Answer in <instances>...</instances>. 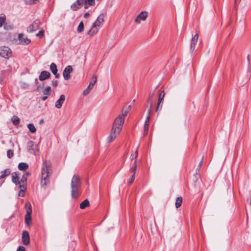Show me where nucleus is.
<instances>
[{
  "mask_svg": "<svg viewBox=\"0 0 251 251\" xmlns=\"http://www.w3.org/2000/svg\"><path fill=\"white\" fill-rule=\"evenodd\" d=\"M125 122V119H123L118 116L115 120L110 133L108 136V142H112L120 133L122 126Z\"/></svg>",
  "mask_w": 251,
  "mask_h": 251,
  "instance_id": "1",
  "label": "nucleus"
},
{
  "mask_svg": "<svg viewBox=\"0 0 251 251\" xmlns=\"http://www.w3.org/2000/svg\"><path fill=\"white\" fill-rule=\"evenodd\" d=\"M51 174L50 164L49 162L45 161L43 163L41 171V185L42 187L46 188L50 183V177Z\"/></svg>",
  "mask_w": 251,
  "mask_h": 251,
  "instance_id": "2",
  "label": "nucleus"
},
{
  "mask_svg": "<svg viewBox=\"0 0 251 251\" xmlns=\"http://www.w3.org/2000/svg\"><path fill=\"white\" fill-rule=\"evenodd\" d=\"M81 183L78 175H75L71 180V196L73 199H77L80 194L79 189Z\"/></svg>",
  "mask_w": 251,
  "mask_h": 251,
  "instance_id": "3",
  "label": "nucleus"
},
{
  "mask_svg": "<svg viewBox=\"0 0 251 251\" xmlns=\"http://www.w3.org/2000/svg\"><path fill=\"white\" fill-rule=\"evenodd\" d=\"M104 15L103 14H100L98 17L96 22L93 24L91 28L88 31L87 34L90 35H93L98 32V29L97 27H101L104 22Z\"/></svg>",
  "mask_w": 251,
  "mask_h": 251,
  "instance_id": "4",
  "label": "nucleus"
},
{
  "mask_svg": "<svg viewBox=\"0 0 251 251\" xmlns=\"http://www.w3.org/2000/svg\"><path fill=\"white\" fill-rule=\"evenodd\" d=\"M97 78L96 75H93L90 79L89 84L86 89L83 92V94L85 96L88 95L92 90L94 85L97 82Z\"/></svg>",
  "mask_w": 251,
  "mask_h": 251,
  "instance_id": "5",
  "label": "nucleus"
},
{
  "mask_svg": "<svg viewBox=\"0 0 251 251\" xmlns=\"http://www.w3.org/2000/svg\"><path fill=\"white\" fill-rule=\"evenodd\" d=\"M12 55V52L10 48L6 46L0 47V56L2 57L8 59Z\"/></svg>",
  "mask_w": 251,
  "mask_h": 251,
  "instance_id": "6",
  "label": "nucleus"
},
{
  "mask_svg": "<svg viewBox=\"0 0 251 251\" xmlns=\"http://www.w3.org/2000/svg\"><path fill=\"white\" fill-rule=\"evenodd\" d=\"M148 16V12L146 11H142L140 13L134 20V22L139 24L141 21H145Z\"/></svg>",
  "mask_w": 251,
  "mask_h": 251,
  "instance_id": "7",
  "label": "nucleus"
},
{
  "mask_svg": "<svg viewBox=\"0 0 251 251\" xmlns=\"http://www.w3.org/2000/svg\"><path fill=\"white\" fill-rule=\"evenodd\" d=\"M73 67L71 65L66 67L63 72V76L65 80H68L71 78L70 74L73 72Z\"/></svg>",
  "mask_w": 251,
  "mask_h": 251,
  "instance_id": "8",
  "label": "nucleus"
},
{
  "mask_svg": "<svg viewBox=\"0 0 251 251\" xmlns=\"http://www.w3.org/2000/svg\"><path fill=\"white\" fill-rule=\"evenodd\" d=\"M40 25V21L39 20H35L33 23L29 25L27 28V31L28 32H33V31L38 29Z\"/></svg>",
  "mask_w": 251,
  "mask_h": 251,
  "instance_id": "9",
  "label": "nucleus"
},
{
  "mask_svg": "<svg viewBox=\"0 0 251 251\" xmlns=\"http://www.w3.org/2000/svg\"><path fill=\"white\" fill-rule=\"evenodd\" d=\"M31 206L29 204V207L26 210V213L25 215V224L28 226H29L31 221Z\"/></svg>",
  "mask_w": 251,
  "mask_h": 251,
  "instance_id": "10",
  "label": "nucleus"
},
{
  "mask_svg": "<svg viewBox=\"0 0 251 251\" xmlns=\"http://www.w3.org/2000/svg\"><path fill=\"white\" fill-rule=\"evenodd\" d=\"M19 40L20 43L23 45H28L30 42V40L27 37H25L23 33L19 34Z\"/></svg>",
  "mask_w": 251,
  "mask_h": 251,
  "instance_id": "11",
  "label": "nucleus"
},
{
  "mask_svg": "<svg viewBox=\"0 0 251 251\" xmlns=\"http://www.w3.org/2000/svg\"><path fill=\"white\" fill-rule=\"evenodd\" d=\"M22 240L23 243L27 245L29 243V235L27 231H23L22 233Z\"/></svg>",
  "mask_w": 251,
  "mask_h": 251,
  "instance_id": "12",
  "label": "nucleus"
},
{
  "mask_svg": "<svg viewBox=\"0 0 251 251\" xmlns=\"http://www.w3.org/2000/svg\"><path fill=\"white\" fill-rule=\"evenodd\" d=\"M50 76V72L46 71H43L40 73V75L39 76V79L40 80L43 81L49 78Z\"/></svg>",
  "mask_w": 251,
  "mask_h": 251,
  "instance_id": "13",
  "label": "nucleus"
},
{
  "mask_svg": "<svg viewBox=\"0 0 251 251\" xmlns=\"http://www.w3.org/2000/svg\"><path fill=\"white\" fill-rule=\"evenodd\" d=\"M65 100V95H61L60 96L59 99L56 101V102L55 103V107L58 109L61 108L62 106V104L64 102Z\"/></svg>",
  "mask_w": 251,
  "mask_h": 251,
  "instance_id": "14",
  "label": "nucleus"
},
{
  "mask_svg": "<svg viewBox=\"0 0 251 251\" xmlns=\"http://www.w3.org/2000/svg\"><path fill=\"white\" fill-rule=\"evenodd\" d=\"M82 5H84V8L87 9L90 6H93L95 4V0H80Z\"/></svg>",
  "mask_w": 251,
  "mask_h": 251,
  "instance_id": "15",
  "label": "nucleus"
},
{
  "mask_svg": "<svg viewBox=\"0 0 251 251\" xmlns=\"http://www.w3.org/2000/svg\"><path fill=\"white\" fill-rule=\"evenodd\" d=\"M199 38L198 33H196L195 36L192 38L191 43V50L193 51L195 49V46L197 44Z\"/></svg>",
  "mask_w": 251,
  "mask_h": 251,
  "instance_id": "16",
  "label": "nucleus"
},
{
  "mask_svg": "<svg viewBox=\"0 0 251 251\" xmlns=\"http://www.w3.org/2000/svg\"><path fill=\"white\" fill-rule=\"evenodd\" d=\"M138 156V151L136 150L135 151V160L133 162V164L132 165V166L130 168V171H132L133 173V174L135 175L136 173V170L137 168V157Z\"/></svg>",
  "mask_w": 251,
  "mask_h": 251,
  "instance_id": "17",
  "label": "nucleus"
},
{
  "mask_svg": "<svg viewBox=\"0 0 251 251\" xmlns=\"http://www.w3.org/2000/svg\"><path fill=\"white\" fill-rule=\"evenodd\" d=\"M20 183H19V187L22 189H25L26 181H27V177L25 175H23L22 178L21 179Z\"/></svg>",
  "mask_w": 251,
  "mask_h": 251,
  "instance_id": "18",
  "label": "nucleus"
},
{
  "mask_svg": "<svg viewBox=\"0 0 251 251\" xmlns=\"http://www.w3.org/2000/svg\"><path fill=\"white\" fill-rule=\"evenodd\" d=\"M82 5L81 3V1L80 0H77L74 3H73L71 6V8L74 11H76L79 9V6Z\"/></svg>",
  "mask_w": 251,
  "mask_h": 251,
  "instance_id": "19",
  "label": "nucleus"
},
{
  "mask_svg": "<svg viewBox=\"0 0 251 251\" xmlns=\"http://www.w3.org/2000/svg\"><path fill=\"white\" fill-rule=\"evenodd\" d=\"M19 174V173L15 172L12 174V181L16 185L19 184L20 183Z\"/></svg>",
  "mask_w": 251,
  "mask_h": 251,
  "instance_id": "20",
  "label": "nucleus"
},
{
  "mask_svg": "<svg viewBox=\"0 0 251 251\" xmlns=\"http://www.w3.org/2000/svg\"><path fill=\"white\" fill-rule=\"evenodd\" d=\"M11 171L10 169H6L4 171L0 172L1 175L0 176V179L5 178L6 176L10 174Z\"/></svg>",
  "mask_w": 251,
  "mask_h": 251,
  "instance_id": "21",
  "label": "nucleus"
},
{
  "mask_svg": "<svg viewBox=\"0 0 251 251\" xmlns=\"http://www.w3.org/2000/svg\"><path fill=\"white\" fill-rule=\"evenodd\" d=\"M28 168V165L26 163L21 162L18 165V169L21 171H25Z\"/></svg>",
  "mask_w": 251,
  "mask_h": 251,
  "instance_id": "22",
  "label": "nucleus"
},
{
  "mask_svg": "<svg viewBox=\"0 0 251 251\" xmlns=\"http://www.w3.org/2000/svg\"><path fill=\"white\" fill-rule=\"evenodd\" d=\"M33 146H34L33 142H32V141H29V142H28L27 144V148L28 151L31 153H32L34 152Z\"/></svg>",
  "mask_w": 251,
  "mask_h": 251,
  "instance_id": "23",
  "label": "nucleus"
},
{
  "mask_svg": "<svg viewBox=\"0 0 251 251\" xmlns=\"http://www.w3.org/2000/svg\"><path fill=\"white\" fill-rule=\"evenodd\" d=\"M89 205L90 204L89 201L87 199H86L80 204V208L81 209H84L86 207L89 206Z\"/></svg>",
  "mask_w": 251,
  "mask_h": 251,
  "instance_id": "24",
  "label": "nucleus"
},
{
  "mask_svg": "<svg viewBox=\"0 0 251 251\" xmlns=\"http://www.w3.org/2000/svg\"><path fill=\"white\" fill-rule=\"evenodd\" d=\"M50 69L52 73L53 74H56V72H57V69L56 65L54 63H51L50 65Z\"/></svg>",
  "mask_w": 251,
  "mask_h": 251,
  "instance_id": "25",
  "label": "nucleus"
},
{
  "mask_svg": "<svg viewBox=\"0 0 251 251\" xmlns=\"http://www.w3.org/2000/svg\"><path fill=\"white\" fill-rule=\"evenodd\" d=\"M182 202V198L181 197H177L176 199L175 206L176 208L179 207Z\"/></svg>",
  "mask_w": 251,
  "mask_h": 251,
  "instance_id": "26",
  "label": "nucleus"
},
{
  "mask_svg": "<svg viewBox=\"0 0 251 251\" xmlns=\"http://www.w3.org/2000/svg\"><path fill=\"white\" fill-rule=\"evenodd\" d=\"M6 21V16L4 14L0 15V27H1Z\"/></svg>",
  "mask_w": 251,
  "mask_h": 251,
  "instance_id": "27",
  "label": "nucleus"
},
{
  "mask_svg": "<svg viewBox=\"0 0 251 251\" xmlns=\"http://www.w3.org/2000/svg\"><path fill=\"white\" fill-rule=\"evenodd\" d=\"M51 87L50 86H47L43 91L44 95L49 96L51 94Z\"/></svg>",
  "mask_w": 251,
  "mask_h": 251,
  "instance_id": "28",
  "label": "nucleus"
},
{
  "mask_svg": "<svg viewBox=\"0 0 251 251\" xmlns=\"http://www.w3.org/2000/svg\"><path fill=\"white\" fill-rule=\"evenodd\" d=\"M27 127L31 133H34L36 131V129L33 124H28Z\"/></svg>",
  "mask_w": 251,
  "mask_h": 251,
  "instance_id": "29",
  "label": "nucleus"
},
{
  "mask_svg": "<svg viewBox=\"0 0 251 251\" xmlns=\"http://www.w3.org/2000/svg\"><path fill=\"white\" fill-rule=\"evenodd\" d=\"M24 1L27 4L32 5L37 3L39 0H24Z\"/></svg>",
  "mask_w": 251,
  "mask_h": 251,
  "instance_id": "30",
  "label": "nucleus"
},
{
  "mask_svg": "<svg viewBox=\"0 0 251 251\" xmlns=\"http://www.w3.org/2000/svg\"><path fill=\"white\" fill-rule=\"evenodd\" d=\"M84 29V24L83 22H81L77 28V31L78 32L80 33L83 31Z\"/></svg>",
  "mask_w": 251,
  "mask_h": 251,
  "instance_id": "31",
  "label": "nucleus"
},
{
  "mask_svg": "<svg viewBox=\"0 0 251 251\" xmlns=\"http://www.w3.org/2000/svg\"><path fill=\"white\" fill-rule=\"evenodd\" d=\"M165 97V92L164 91L161 92L159 94L158 99V101L163 102Z\"/></svg>",
  "mask_w": 251,
  "mask_h": 251,
  "instance_id": "32",
  "label": "nucleus"
},
{
  "mask_svg": "<svg viewBox=\"0 0 251 251\" xmlns=\"http://www.w3.org/2000/svg\"><path fill=\"white\" fill-rule=\"evenodd\" d=\"M11 120L13 123L15 125H18L20 122V119L16 116H13Z\"/></svg>",
  "mask_w": 251,
  "mask_h": 251,
  "instance_id": "33",
  "label": "nucleus"
},
{
  "mask_svg": "<svg viewBox=\"0 0 251 251\" xmlns=\"http://www.w3.org/2000/svg\"><path fill=\"white\" fill-rule=\"evenodd\" d=\"M149 124H145L144 126V135L145 136L147 134L148 131L149 130Z\"/></svg>",
  "mask_w": 251,
  "mask_h": 251,
  "instance_id": "34",
  "label": "nucleus"
},
{
  "mask_svg": "<svg viewBox=\"0 0 251 251\" xmlns=\"http://www.w3.org/2000/svg\"><path fill=\"white\" fill-rule=\"evenodd\" d=\"M162 107V102L159 101H157L156 111L158 112Z\"/></svg>",
  "mask_w": 251,
  "mask_h": 251,
  "instance_id": "35",
  "label": "nucleus"
},
{
  "mask_svg": "<svg viewBox=\"0 0 251 251\" xmlns=\"http://www.w3.org/2000/svg\"><path fill=\"white\" fill-rule=\"evenodd\" d=\"M13 151L11 150H8L7 151V155L9 158H11L13 156Z\"/></svg>",
  "mask_w": 251,
  "mask_h": 251,
  "instance_id": "36",
  "label": "nucleus"
},
{
  "mask_svg": "<svg viewBox=\"0 0 251 251\" xmlns=\"http://www.w3.org/2000/svg\"><path fill=\"white\" fill-rule=\"evenodd\" d=\"M203 159H204V155H203V156H202L201 160V161H200V162L199 164L198 165V167H197V169H196V171H199V170H200V168H201V165H202V162H203Z\"/></svg>",
  "mask_w": 251,
  "mask_h": 251,
  "instance_id": "37",
  "label": "nucleus"
},
{
  "mask_svg": "<svg viewBox=\"0 0 251 251\" xmlns=\"http://www.w3.org/2000/svg\"><path fill=\"white\" fill-rule=\"evenodd\" d=\"M135 179V175L133 174L128 181V183L131 184Z\"/></svg>",
  "mask_w": 251,
  "mask_h": 251,
  "instance_id": "38",
  "label": "nucleus"
},
{
  "mask_svg": "<svg viewBox=\"0 0 251 251\" xmlns=\"http://www.w3.org/2000/svg\"><path fill=\"white\" fill-rule=\"evenodd\" d=\"M44 34V31L43 30H40L37 34V37H42Z\"/></svg>",
  "mask_w": 251,
  "mask_h": 251,
  "instance_id": "39",
  "label": "nucleus"
},
{
  "mask_svg": "<svg viewBox=\"0 0 251 251\" xmlns=\"http://www.w3.org/2000/svg\"><path fill=\"white\" fill-rule=\"evenodd\" d=\"M127 112L126 111H125L123 112L121 115H119V116L122 118L123 119H125V117L126 116Z\"/></svg>",
  "mask_w": 251,
  "mask_h": 251,
  "instance_id": "40",
  "label": "nucleus"
},
{
  "mask_svg": "<svg viewBox=\"0 0 251 251\" xmlns=\"http://www.w3.org/2000/svg\"><path fill=\"white\" fill-rule=\"evenodd\" d=\"M52 85L54 87H56L58 84V81L57 80H53L51 82Z\"/></svg>",
  "mask_w": 251,
  "mask_h": 251,
  "instance_id": "41",
  "label": "nucleus"
},
{
  "mask_svg": "<svg viewBox=\"0 0 251 251\" xmlns=\"http://www.w3.org/2000/svg\"><path fill=\"white\" fill-rule=\"evenodd\" d=\"M25 251V249L24 247L23 246H19L17 249V251Z\"/></svg>",
  "mask_w": 251,
  "mask_h": 251,
  "instance_id": "42",
  "label": "nucleus"
},
{
  "mask_svg": "<svg viewBox=\"0 0 251 251\" xmlns=\"http://www.w3.org/2000/svg\"><path fill=\"white\" fill-rule=\"evenodd\" d=\"M25 189H23V188H22L21 189V190L19 192V195L20 196H21V197H23L24 196V190Z\"/></svg>",
  "mask_w": 251,
  "mask_h": 251,
  "instance_id": "43",
  "label": "nucleus"
},
{
  "mask_svg": "<svg viewBox=\"0 0 251 251\" xmlns=\"http://www.w3.org/2000/svg\"><path fill=\"white\" fill-rule=\"evenodd\" d=\"M148 102L150 103L151 108H152V99H148Z\"/></svg>",
  "mask_w": 251,
  "mask_h": 251,
  "instance_id": "44",
  "label": "nucleus"
},
{
  "mask_svg": "<svg viewBox=\"0 0 251 251\" xmlns=\"http://www.w3.org/2000/svg\"><path fill=\"white\" fill-rule=\"evenodd\" d=\"M154 95V91H153V92H151L149 94V96L148 99H152V98L153 97Z\"/></svg>",
  "mask_w": 251,
  "mask_h": 251,
  "instance_id": "45",
  "label": "nucleus"
},
{
  "mask_svg": "<svg viewBox=\"0 0 251 251\" xmlns=\"http://www.w3.org/2000/svg\"><path fill=\"white\" fill-rule=\"evenodd\" d=\"M150 119V116H147L146 117V120L145 121V124H149Z\"/></svg>",
  "mask_w": 251,
  "mask_h": 251,
  "instance_id": "46",
  "label": "nucleus"
},
{
  "mask_svg": "<svg viewBox=\"0 0 251 251\" xmlns=\"http://www.w3.org/2000/svg\"><path fill=\"white\" fill-rule=\"evenodd\" d=\"M90 16V14L88 12H87L84 14V18L85 19L88 18Z\"/></svg>",
  "mask_w": 251,
  "mask_h": 251,
  "instance_id": "47",
  "label": "nucleus"
},
{
  "mask_svg": "<svg viewBox=\"0 0 251 251\" xmlns=\"http://www.w3.org/2000/svg\"><path fill=\"white\" fill-rule=\"evenodd\" d=\"M134 156H135V152H132L131 153V160H134V161L135 160Z\"/></svg>",
  "mask_w": 251,
  "mask_h": 251,
  "instance_id": "48",
  "label": "nucleus"
},
{
  "mask_svg": "<svg viewBox=\"0 0 251 251\" xmlns=\"http://www.w3.org/2000/svg\"><path fill=\"white\" fill-rule=\"evenodd\" d=\"M241 1V0H234V5H235V6L236 7L238 3Z\"/></svg>",
  "mask_w": 251,
  "mask_h": 251,
  "instance_id": "49",
  "label": "nucleus"
},
{
  "mask_svg": "<svg viewBox=\"0 0 251 251\" xmlns=\"http://www.w3.org/2000/svg\"><path fill=\"white\" fill-rule=\"evenodd\" d=\"M4 28H5V29H12V26H7V25H4Z\"/></svg>",
  "mask_w": 251,
  "mask_h": 251,
  "instance_id": "50",
  "label": "nucleus"
},
{
  "mask_svg": "<svg viewBox=\"0 0 251 251\" xmlns=\"http://www.w3.org/2000/svg\"><path fill=\"white\" fill-rule=\"evenodd\" d=\"M151 109L152 108H151V107H150V108L148 109V115L147 116H150V114H151Z\"/></svg>",
  "mask_w": 251,
  "mask_h": 251,
  "instance_id": "51",
  "label": "nucleus"
},
{
  "mask_svg": "<svg viewBox=\"0 0 251 251\" xmlns=\"http://www.w3.org/2000/svg\"><path fill=\"white\" fill-rule=\"evenodd\" d=\"M48 96L45 95V96L42 98V100H43V101L46 100L48 99Z\"/></svg>",
  "mask_w": 251,
  "mask_h": 251,
  "instance_id": "52",
  "label": "nucleus"
},
{
  "mask_svg": "<svg viewBox=\"0 0 251 251\" xmlns=\"http://www.w3.org/2000/svg\"><path fill=\"white\" fill-rule=\"evenodd\" d=\"M54 75L55 77V78H59V76H60L59 74H57V72H56V74H54Z\"/></svg>",
  "mask_w": 251,
  "mask_h": 251,
  "instance_id": "53",
  "label": "nucleus"
},
{
  "mask_svg": "<svg viewBox=\"0 0 251 251\" xmlns=\"http://www.w3.org/2000/svg\"><path fill=\"white\" fill-rule=\"evenodd\" d=\"M30 174V173L27 172L25 173L23 175H25V176H26L27 177L28 176H29Z\"/></svg>",
  "mask_w": 251,
  "mask_h": 251,
  "instance_id": "54",
  "label": "nucleus"
},
{
  "mask_svg": "<svg viewBox=\"0 0 251 251\" xmlns=\"http://www.w3.org/2000/svg\"><path fill=\"white\" fill-rule=\"evenodd\" d=\"M44 121L43 119H41L40 122H39V123L40 124H42L43 123H44Z\"/></svg>",
  "mask_w": 251,
  "mask_h": 251,
  "instance_id": "55",
  "label": "nucleus"
},
{
  "mask_svg": "<svg viewBox=\"0 0 251 251\" xmlns=\"http://www.w3.org/2000/svg\"><path fill=\"white\" fill-rule=\"evenodd\" d=\"M249 56L248 55V60L249 59Z\"/></svg>",
  "mask_w": 251,
  "mask_h": 251,
  "instance_id": "56",
  "label": "nucleus"
}]
</instances>
